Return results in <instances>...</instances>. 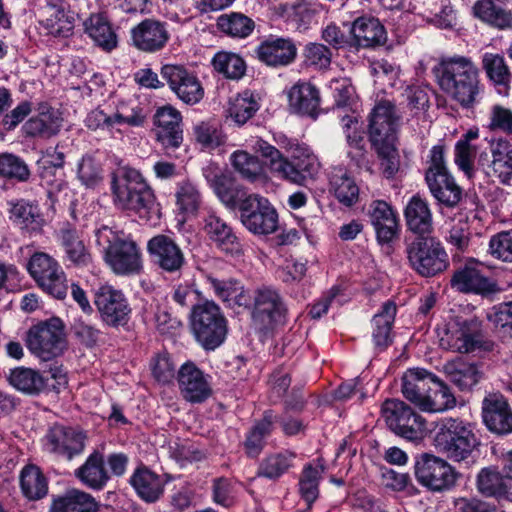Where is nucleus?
<instances>
[{
    "label": "nucleus",
    "instance_id": "f257e3e1",
    "mask_svg": "<svg viewBox=\"0 0 512 512\" xmlns=\"http://www.w3.org/2000/svg\"><path fill=\"white\" fill-rule=\"evenodd\" d=\"M111 190L118 208L132 211L146 222L156 223L160 219V206L153 190L138 170L118 167L111 174Z\"/></svg>",
    "mask_w": 512,
    "mask_h": 512
},
{
    "label": "nucleus",
    "instance_id": "f03ea898",
    "mask_svg": "<svg viewBox=\"0 0 512 512\" xmlns=\"http://www.w3.org/2000/svg\"><path fill=\"white\" fill-rule=\"evenodd\" d=\"M440 88L461 107L469 109L479 102V70L468 57H443L432 69Z\"/></svg>",
    "mask_w": 512,
    "mask_h": 512
},
{
    "label": "nucleus",
    "instance_id": "7ed1b4c3",
    "mask_svg": "<svg viewBox=\"0 0 512 512\" xmlns=\"http://www.w3.org/2000/svg\"><path fill=\"white\" fill-rule=\"evenodd\" d=\"M96 243L102 247L105 261L118 275L137 274L142 269L141 251L137 243L124 232L107 226L96 231Z\"/></svg>",
    "mask_w": 512,
    "mask_h": 512
},
{
    "label": "nucleus",
    "instance_id": "20e7f679",
    "mask_svg": "<svg viewBox=\"0 0 512 512\" xmlns=\"http://www.w3.org/2000/svg\"><path fill=\"white\" fill-rule=\"evenodd\" d=\"M478 444L470 426L459 418H444L435 426L433 445L452 461L468 459Z\"/></svg>",
    "mask_w": 512,
    "mask_h": 512
},
{
    "label": "nucleus",
    "instance_id": "39448f33",
    "mask_svg": "<svg viewBox=\"0 0 512 512\" xmlns=\"http://www.w3.org/2000/svg\"><path fill=\"white\" fill-rule=\"evenodd\" d=\"M440 346L453 352L468 354L475 351L492 352L495 342L488 339L477 319L450 320L439 333Z\"/></svg>",
    "mask_w": 512,
    "mask_h": 512
},
{
    "label": "nucleus",
    "instance_id": "423d86ee",
    "mask_svg": "<svg viewBox=\"0 0 512 512\" xmlns=\"http://www.w3.org/2000/svg\"><path fill=\"white\" fill-rule=\"evenodd\" d=\"M189 319L191 333L204 350L213 351L224 343L228 333L227 320L214 302L194 305Z\"/></svg>",
    "mask_w": 512,
    "mask_h": 512
},
{
    "label": "nucleus",
    "instance_id": "0eeeda50",
    "mask_svg": "<svg viewBox=\"0 0 512 512\" xmlns=\"http://www.w3.org/2000/svg\"><path fill=\"white\" fill-rule=\"evenodd\" d=\"M409 266L421 277H435L449 267L448 254L436 237L418 236L406 244Z\"/></svg>",
    "mask_w": 512,
    "mask_h": 512
},
{
    "label": "nucleus",
    "instance_id": "6e6552de",
    "mask_svg": "<svg viewBox=\"0 0 512 512\" xmlns=\"http://www.w3.org/2000/svg\"><path fill=\"white\" fill-rule=\"evenodd\" d=\"M287 308L279 292L263 286L253 294L251 320L260 333H268L286 321Z\"/></svg>",
    "mask_w": 512,
    "mask_h": 512
},
{
    "label": "nucleus",
    "instance_id": "1a4fd4ad",
    "mask_svg": "<svg viewBox=\"0 0 512 512\" xmlns=\"http://www.w3.org/2000/svg\"><path fill=\"white\" fill-rule=\"evenodd\" d=\"M28 350L43 361L60 356L65 347L64 325L59 318H52L32 326L26 335Z\"/></svg>",
    "mask_w": 512,
    "mask_h": 512
},
{
    "label": "nucleus",
    "instance_id": "9d476101",
    "mask_svg": "<svg viewBox=\"0 0 512 512\" xmlns=\"http://www.w3.org/2000/svg\"><path fill=\"white\" fill-rule=\"evenodd\" d=\"M30 276L48 295L64 299L68 292L66 275L59 263L44 252H36L27 264Z\"/></svg>",
    "mask_w": 512,
    "mask_h": 512
},
{
    "label": "nucleus",
    "instance_id": "9b49d317",
    "mask_svg": "<svg viewBox=\"0 0 512 512\" xmlns=\"http://www.w3.org/2000/svg\"><path fill=\"white\" fill-rule=\"evenodd\" d=\"M414 475L421 486L432 492L447 491L457 480L455 469L447 461L429 453L416 457Z\"/></svg>",
    "mask_w": 512,
    "mask_h": 512
},
{
    "label": "nucleus",
    "instance_id": "f8f14e48",
    "mask_svg": "<svg viewBox=\"0 0 512 512\" xmlns=\"http://www.w3.org/2000/svg\"><path fill=\"white\" fill-rule=\"evenodd\" d=\"M381 411L387 427L397 436L409 441H416L422 438L424 421L404 401L387 399L382 404Z\"/></svg>",
    "mask_w": 512,
    "mask_h": 512
},
{
    "label": "nucleus",
    "instance_id": "ddd939ff",
    "mask_svg": "<svg viewBox=\"0 0 512 512\" xmlns=\"http://www.w3.org/2000/svg\"><path fill=\"white\" fill-rule=\"evenodd\" d=\"M401 120L396 105L389 100L378 102L369 116V140L374 148L394 146Z\"/></svg>",
    "mask_w": 512,
    "mask_h": 512
},
{
    "label": "nucleus",
    "instance_id": "4468645a",
    "mask_svg": "<svg viewBox=\"0 0 512 512\" xmlns=\"http://www.w3.org/2000/svg\"><path fill=\"white\" fill-rule=\"evenodd\" d=\"M319 163L308 149L296 147L291 157H282L270 168L279 179L297 185H304L318 173Z\"/></svg>",
    "mask_w": 512,
    "mask_h": 512
},
{
    "label": "nucleus",
    "instance_id": "2eb2a0df",
    "mask_svg": "<svg viewBox=\"0 0 512 512\" xmlns=\"http://www.w3.org/2000/svg\"><path fill=\"white\" fill-rule=\"evenodd\" d=\"M240 220L245 228L257 235H267L276 231L278 214L268 199L253 194L244 202Z\"/></svg>",
    "mask_w": 512,
    "mask_h": 512
},
{
    "label": "nucleus",
    "instance_id": "dca6fc26",
    "mask_svg": "<svg viewBox=\"0 0 512 512\" xmlns=\"http://www.w3.org/2000/svg\"><path fill=\"white\" fill-rule=\"evenodd\" d=\"M95 305L102 321L111 327L125 326L131 308L124 294L111 286H102L95 294Z\"/></svg>",
    "mask_w": 512,
    "mask_h": 512
},
{
    "label": "nucleus",
    "instance_id": "f3484780",
    "mask_svg": "<svg viewBox=\"0 0 512 512\" xmlns=\"http://www.w3.org/2000/svg\"><path fill=\"white\" fill-rule=\"evenodd\" d=\"M482 420L486 428L498 436L512 434V407L499 392H490L482 400Z\"/></svg>",
    "mask_w": 512,
    "mask_h": 512
},
{
    "label": "nucleus",
    "instance_id": "a211bd4d",
    "mask_svg": "<svg viewBox=\"0 0 512 512\" xmlns=\"http://www.w3.org/2000/svg\"><path fill=\"white\" fill-rule=\"evenodd\" d=\"M161 76L177 97L186 104H196L204 96V90L198 78L183 66L164 65L161 68Z\"/></svg>",
    "mask_w": 512,
    "mask_h": 512
},
{
    "label": "nucleus",
    "instance_id": "6ab92c4d",
    "mask_svg": "<svg viewBox=\"0 0 512 512\" xmlns=\"http://www.w3.org/2000/svg\"><path fill=\"white\" fill-rule=\"evenodd\" d=\"M45 438L46 447L50 452L71 460L84 451L87 435L78 428L56 425L49 430Z\"/></svg>",
    "mask_w": 512,
    "mask_h": 512
},
{
    "label": "nucleus",
    "instance_id": "aec40b11",
    "mask_svg": "<svg viewBox=\"0 0 512 512\" xmlns=\"http://www.w3.org/2000/svg\"><path fill=\"white\" fill-rule=\"evenodd\" d=\"M260 62L272 68L292 64L297 56V47L290 38L269 36L261 41L255 50Z\"/></svg>",
    "mask_w": 512,
    "mask_h": 512
},
{
    "label": "nucleus",
    "instance_id": "412c9836",
    "mask_svg": "<svg viewBox=\"0 0 512 512\" xmlns=\"http://www.w3.org/2000/svg\"><path fill=\"white\" fill-rule=\"evenodd\" d=\"M147 250L153 263L165 272H178L185 264L183 251L167 235L159 234L152 237L148 241Z\"/></svg>",
    "mask_w": 512,
    "mask_h": 512
},
{
    "label": "nucleus",
    "instance_id": "4be33fe9",
    "mask_svg": "<svg viewBox=\"0 0 512 512\" xmlns=\"http://www.w3.org/2000/svg\"><path fill=\"white\" fill-rule=\"evenodd\" d=\"M169 38L167 24L155 19H145L131 30L133 45L143 52L160 51Z\"/></svg>",
    "mask_w": 512,
    "mask_h": 512
},
{
    "label": "nucleus",
    "instance_id": "5701e85b",
    "mask_svg": "<svg viewBox=\"0 0 512 512\" xmlns=\"http://www.w3.org/2000/svg\"><path fill=\"white\" fill-rule=\"evenodd\" d=\"M181 121L180 112L172 106H163L157 109L154 115L155 135L157 141L165 149H175L181 145L183 141Z\"/></svg>",
    "mask_w": 512,
    "mask_h": 512
},
{
    "label": "nucleus",
    "instance_id": "b1692460",
    "mask_svg": "<svg viewBox=\"0 0 512 512\" xmlns=\"http://www.w3.org/2000/svg\"><path fill=\"white\" fill-rule=\"evenodd\" d=\"M451 287L465 294H478L483 297L499 291L497 284L472 265L457 269L450 280Z\"/></svg>",
    "mask_w": 512,
    "mask_h": 512
},
{
    "label": "nucleus",
    "instance_id": "393cba45",
    "mask_svg": "<svg viewBox=\"0 0 512 512\" xmlns=\"http://www.w3.org/2000/svg\"><path fill=\"white\" fill-rule=\"evenodd\" d=\"M203 229L208 238L221 251L231 255H240L242 253L240 239L232 227L215 212H209L206 215Z\"/></svg>",
    "mask_w": 512,
    "mask_h": 512
},
{
    "label": "nucleus",
    "instance_id": "a878e982",
    "mask_svg": "<svg viewBox=\"0 0 512 512\" xmlns=\"http://www.w3.org/2000/svg\"><path fill=\"white\" fill-rule=\"evenodd\" d=\"M436 376L423 368L407 370L402 377L403 396L423 411Z\"/></svg>",
    "mask_w": 512,
    "mask_h": 512
},
{
    "label": "nucleus",
    "instance_id": "bb28decb",
    "mask_svg": "<svg viewBox=\"0 0 512 512\" xmlns=\"http://www.w3.org/2000/svg\"><path fill=\"white\" fill-rule=\"evenodd\" d=\"M178 383L182 396L192 403L205 401L211 388L204 374L193 363H185L178 371Z\"/></svg>",
    "mask_w": 512,
    "mask_h": 512
},
{
    "label": "nucleus",
    "instance_id": "cd10ccee",
    "mask_svg": "<svg viewBox=\"0 0 512 512\" xmlns=\"http://www.w3.org/2000/svg\"><path fill=\"white\" fill-rule=\"evenodd\" d=\"M369 217L380 243H390L398 235L399 224L392 207L383 200L370 204Z\"/></svg>",
    "mask_w": 512,
    "mask_h": 512
},
{
    "label": "nucleus",
    "instance_id": "c85d7f7f",
    "mask_svg": "<svg viewBox=\"0 0 512 512\" xmlns=\"http://www.w3.org/2000/svg\"><path fill=\"white\" fill-rule=\"evenodd\" d=\"M44 9L45 19L42 20L47 33L55 37H67L71 34L75 14L69 10L63 1L48 2Z\"/></svg>",
    "mask_w": 512,
    "mask_h": 512
},
{
    "label": "nucleus",
    "instance_id": "c756f323",
    "mask_svg": "<svg viewBox=\"0 0 512 512\" xmlns=\"http://www.w3.org/2000/svg\"><path fill=\"white\" fill-rule=\"evenodd\" d=\"M505 3L497 0H477L472 6V14L492 28L512 29V11L504 6Z\"/></svg>",
    "mask_w": 512,
    "mask_h": 512
},
{
    "label": "nucleus",
    "instance_id": "7c9ffc66",
    "mask_svg": "<svg viewBox=\"0 0 512 512\" xmlns=\"http://www.w3.org/2000/svg\"><path fill=\"white\" fill-rule=\"evenodd\" d=\"M411 6L414 13L437 28L447 29L455 24V13L450 4H444L442 0H412Z\"/></svg>",
    "mask_w": 512,
    "mask_h": 512
},
{
    "label": "nucleus",
    "instance_id": "2f4dec72",
    "mask_svg": "<svg viewBox=\"0 0 512 512\" xmlns=\"http://www.w3.org/2000/svg\"><path fill=\"white\" fill-rule=\"evenodd\" d=\"M404 218L409 231L418 236L430 234L433 230L432 212L426 199L412 196L404 209Z\"/></svg>",
    "mask_w": 512,
    "mask_h": 512
},
{
    "label": "nucleus",
    "instance_id": "473e14b6",
    "mask_svg": "<svg viewBox=\"0 0 512 512\" xmlns=\"http://www.w3.org/2000/svg\"><path fill=\"white\" fill-rule=\"evenodd\" d=\"M290 109L297 114L312 118L317 116L320 96L317 88L308 82H297L288 91Z\"/></svg>",
    "mask_w": 512,
    "mask_h": 512
},
{
    "label": "nucleus",
    "instance_id": "72a5a7b5",
    "mask_svg": "<svg viewBox=\"0 0 512 512\" xmlns=\"http://www.w3.org/2000/svg\"><path fill=\"white\" fill-rule=\"evenodd\" d=\"M351 33L357 46L372 48L383 45L386 31L380 21L372 16H362L354 20Z\"/></svg>",
    "mask_w": 512,
    "mask_h": 512
},
{
    "label": "nucleus",
    "instance_id": "f704fd0d",
    "mask_svg": "<svg viewBox=\"0 0 512 512\" xmlns=\"http://www.w3.org/2000/svg\"><path fill=\"white\" fill-rule=\"evenodd\" d=\"M443 372L447 379L461 391H471L482 378V372L476 363L467 362L461 358L445 363Z\"/></svg>",
    "mask_w": 512,
    "mask_h": 512
},
{
    "label": "nucleus",
    "instance_id": "c9c22d12",
    "mask_svg": "<svg viewBox=\"0 0 512 512\" xmlns=\"http://www.w3.org/2000/svg\"><path fill=\"white\" fill-rule=\"evenodd\" d=\"M62 125L63 118L58 110L42 106L39 113L25 123L24 130L29 136L47 139L57 135Z\"/></svg>",
    "mask_w": 512,
    "mask_h": 512
},
{
    "label": "nucleus",
    "instance_id": "e433bc0d",
    "mask_svg": "<svg viewBox=\"0 0 512 512\" xmlns=\"http://www.w3.org/2000/svg\"><path fill=\"white\" fill-rule=\"evenodd\" d=\"M104 464V455L100 451L94 450L86 461L75 470V475L87 487L101 490L110 479Z\"/></svg>",
    "mask_w": 512,
    "mask_h": 512
},
{
    "label": "nucleus",
    "instance_id": "4c0bfd02",
    "mask_svg": "<svg viewBox=\"0 0 512 512\" xmlns=\"http://www.w3.org/2000/svg\"><path fill=\"white\" fill-rule=\"evenodd\" d=\"M433 197L440 205L448 208L456 207L463 198V190L456 183L454 177L449 173L431 176L426 181Z\"/></svg>",
    "mask_w": 512,
    "mask_h": 512
},
{
    "label": "nucleus",
    "instance_id": "58836bf2",
    "mask_svg": "<svg viewBox=\"0 0 512 512\" xmlns=\"http://www.w3.org/2000/svg\"><path fill=\"white\" fill-rule=\"evenodd\" d=\"M490 152L492 160L488 167L491 173L488 174L509 185L512 180V145L507 140L498 139L491 143Z\"/></svg>",
    "mask_w": 512,
    "mask_h": 512
},
{
    "label": "nucleus",
    "instance_id": "ea45409f",
    "mask_svg": "<svg viewBox=\"0 0 512 512\" xmlns=\"http://www.w3.org/2000/svg\"><path fill=\"white\" fill-rule=\"evenodd\" d=\"M95 498L81 490L71 489L53 499L50 512H97Z\"/></svg>",
    "mask_w": 512,
    "mask_h": 512
},
{
    "label": "nucleus",
    "instance_id": "a19ab883",
    "mask_svg": "<svg viewBox=\"0 0 512 512\" xmlns=\"http://www.w3.org/2000/svg\"><path fill=\"white\" fill-rule=\"evenodd\" d=\"M395 315L396 305L387 301L382 305L381 311L372 318V339L379 351L385 350L392 344L391 330Z\"/></svg>",
    "mask_w": 512,
    "mask_h": 512
},
{
    "label": "nucleus",
    "instance_id": "79ce46f5",
    "mask_svg": "<svg viewBox=\"0 0 512 512\" xmlns=\"http://www.w3.org/2000/svg\"><path fill=\"white\" fill-rule=\"evenodd\" d=\"M130 483L138 496L148 503L156 502L164 492L163 480L147 468L136 470Z\"/></svg>",
    "mask_w": 512,
    "mask_h": 512
},
{
    "label": "nucleus",
    "instance_id": "37998d69",
    "mask_svg": "<svg viewBox=\"0 0 512 512\" xmlns=\"http://www.w3.org/2000/svg\"><path fill=\"white\" fill-rule=\"evenodd\" d=\"M330 190L345 206H352L359 196V188L348 171L342 167H335L330 175Z\"/></svg>",
    "mask_w": 512,
    "mask_h": 512
},
{
    "label": "nucleus",
    "instance_id": "c03bdc74",
    "mask_svg": "<svg viewBox=\"0 0 512 512\" xmlns=\"http://www.w3.org/2000/svg\"><path fill=\"white\" fill-rule=\"evenodd\" d=\"M214 192L226 207L238 208L239 211L243 209L244 202L253 197V194L248 193L244 187L236 183L229 175L217 181Z\"/></svg>",
    "mask_w": 512,
    "mask_h": 512
},
{
    "label": "nucleus",
    "instance_id": "a18cd8bd",
    "mask_svg": "<svg viewBox=\"0 0 512 512\" xmlns=\"http://www.w3.org/2000/svg\"><path fill=\"white\" fill-rule=\"evenodd\" d=\"M85 30L104 50L111 51L117 46V36L104 16L100 14L90 16L85 22Z\"/></svg>",
    "mask_w": 512,
    "mask_h": 512
},
{
    "label": "nucleus",
    "instance_id": "49530a36",
    "mask_svg": "<svg viewBox=\"0 0 512 512\" xmlns=\"http://www.w3.org/2000/svg\"><path fill=\"white\" fill-rule=\"evenodd\" d=\"M60 240L66 259L73 265L83 267L91 263V255L75 229H62Z\"/></svg>",
    "mask_w": 512,
    "mask_h": 512
},
{
    "label": "nucleus",
    "instance_id": "de8ad7c7",
    "mask_svg": "<svg viewBox=\"0 0 512 512\" xmlns=\"http://www.w3.org/2000/svg\"><path fill=\"white\" fill-rule=\"evenodd\" d=\"M275 421L276 416L271 411H267L263 418L251 428L244 442L249 457H257L261 453L265 438L272 432Z\"/></svg>",
    "mask_w": 512,
    "mask_h": 512
},
{
    "label": "nucleus",
    "instance_id": "09e8293b",
    "mask_svg": "<svg viewBox=\"0 0 512 512\" xmlns=\"http://www.w3.org/2000/svg\"><path fill=\"white\" fill-rule=\"evenodd\" d=\"M23 495L29 500L42 499L48 493V482L41 470L33 465L26 466L20 476Z\"/></svg>",
    "mask_w": 512,
    "mask_h": 512
},
{
    "label": "nucleus",
    "instance_id": "8fccbe9b",
    "mask_svg": "<svg viewBox=\"0 0 512 512\" xmlns=\"http://www.w3.org/2000/svg\"><path fill=\"white\" fill-rule=\"evenodd\" d=\"M11 219L30 233H40L42 230L44 219L39 212L37 206L29 204L25 201H19L11 208Z\"/></svg>",
    "mask_w": 512,
    "mask_h": 512
},
{
    "label": "nucleus",
    "instance_id": "3c124183",
    "mask_svg": "<svg viewBox=\"0 0 512 512\" xmlns=\"http://www.w3.org/2000/svg\"><path fill=\"white\" fill-rule=\"evenodd\" d=\"M424 403L425 412H444L456 406V398L449 386L436 376L429 397Z\"/></svg>",
    "mask_w": 512,
    "mask_h": 512
},
{
    "label": "nucleus",
    "instance_id": "603ef678",
    "mask_svg": "<svg viewBox=\"0 0 512 512\" xmlns=\"http://www.w3.org/2000/svg\"><path fill=\"white\" fill-rule=\"evenodd\" d=\"M9 380L16 389L27 394L39 393L48 385L47 377H43L37 371L25 367L12 370Z\"/></svg>",
    "mask_w": 512,
    "mask_h": 512
},
{
    "label": "nucleus",
    "instance_id": "864d4df0",
    "mask_svg": "<svg viewBox=\"0 0 512 512\" xmlns=\"http://www.w3.org/2000/svg\"><path fill=\"white\" fill-rule=\"evenodd\" d=\"M196 142L202 150L212 151L225 145L227 137L216 122L203 121L194 127Z\"/></svg>",
    "mask_w": 512,
    "mask_h": 512
},
{
    "label": "nucleus",
    "instance_id": "5fc2aeb1",
    "mask_svg": "<svg viewBox=\"0 0 512 512\" xmlns=\"http://www.w3.org/2000/svg\"><path fill=\"white\" fill-rule=\"evenodd\" d=\"M295 454L289 451L267 456L259 465L257 475L270 480H276L292 466Z\"/></svg>",
    "mask_w": 512,
    "mask_h": 512
},
{
    "label": "nucleus",
    "instance_id": "6e6d98bb",
    "mask_svg": "<svg viewBox=\"0 0 512 512\" xmlns=\"http://www.w3.org/2000/svg\"><path fill=\"white\" fill-rule=\"evenodd\" d=\"M217 25L224 33L239 38L247 37L254 29L253 20L241 13L221 15Z\"/></svg>",
    "mask_w": 512,
    "mask_h": 512
},
{
    "label": "nucleus",
    "instance_id": "4d7b16f0",
    "mask_svg": "<svg viewBox=\"0 0 512 512\" xmlns=\"http://www.w3.org/2000/svg\"><path fill=\"white\" fill-rule=\"evenodd\" d=\"M259 110V104L252 93L246 91L237 95L228 108L229 116L239 126L244 125Z\"/></svg>",
    "mask_w": 512,
    "mask_h": 512
},
{
    "label": "nucleus",
    "instance_id": "13d9d810",
    "mask_svg": "<svg viewBox=\"0 0 512 512\" xmlns=\"http://www.w3.org/2000/svg\"><path fill=\"white\" fill-rule=\"evenodd\" d=\"M212 64L217 72L229 79H240L246 71L244 60L234 53L219 52L214 56Z\"/></svg>",
    "mask_w": 512,
    "mask_h": 512
},
{
    "label": "nucleus",
    "instance_id": "bf43d9fd",
    "mask_svg": "<svg viewBox=\"0 0 512 512\" xmlns=\"http://www.w3.org/2000/svg\"><path fill=\"white\" fill-rule=\"evenodd\" d=\"M323 472L324 467L322 465L319 468L307 465L302 471L299 480V492L301 497L307 502L308 508L318 498V485Z\"/></svg>",
    "mask_w": 512,
    "mask_h": 512
},
{
    "label": "nucleus",
    "instance_id": "052dcab7",
    "mask_svg": "<svg viewBox=\"0 0 512 512\" xmlns=\"http://www.w3.org/2000/svg\"><path fill=\"white\" fill-rule=\"evenodd\" d=\"M505 475L495 469L483 468L477 476V488L486 497L501 499Z\"/></svg>",
    "mask_w": 512,
    "mask_h": 512
},
{
    "label": "nucleus",
    "instance_id": "680f3d73",
    "mask_svg": "<svg viewBox=\"0 0 512 512\" xmlns=\"http://www.w3.org/2000/svg\"><path fill=\"white\" fill-rule=\"evenodd\" d=\"M175 197L177 208L183 214L193 215L200 207L201 194L189 181L178 184Z\"/></svg>",
    "mask_w": 512,
    "mask_h": 512
},
{
    "label": "nucleus",
    "instance_id": "e2e57ef3",
    "mask_svg": "<svg viewBox=\"0 0 512 512\" xmlns=\"http://www.w3.org/2000/svg\"><path fill=\"white\" fill-rule=\"evenodd\" d=\"M0 175L25 182L30 177V170L23 159L11 153L0 154Z\"/></svg>",
    "mask_w": 512,
    "mask_h": 512
},
{
    "label": "nucleus",
    "instance_id": "0e129e2a",
    "mask_svg": "<svg viewBox=\"0 0 512 512\" xmlns=\"http://www.w3.org/2000/svg\"><path fill=\"white\" fill-rule=\"evenodd\" d=\"M483 67L487 76L498 85H507L511 80V73L504 60L499 54L486 53L483 56Z\"/></svg>",
    "mask_w": 512,
    "mask_h": 512
},
{
    "label": "nucleus",
    "instance_id": "69168bd1",
    "mask_svg": "<svg viewBox=\"0 0 512 512\" xmlns=\"http://www.w3.org/2000/svg\"><path fill=\"white\" fill-rule=\"evenodd\" d=\"M488 253L496 260L512 263V229L491 236Z\"/></svg>",
    "mask_w": 512,
    "mask_h": 512
},
{
    "label": "nucleus",
    "instance_id": "338daca9",
    "mask_svg": "<svg viewBox=\"0 0 512 512\" xmlns=\"http://www.w3.org/2000/svg\"><path fill=\"white\" fill-rule=\"evenodd\" d=\"M232 165L243 178L250 181L256 180L262 173V165L259 160L245 151L233 153Z\"/></svg>",
    "mask_w": 512,
    "mask_h": 512
},
{
    "label": "nucleus",
    "instance_id": "774afa93",
    "mask_svg": "<svg viewBox=\"0 0 512 512\" xmlns=\"http://www.w3.org/2000/svg\"><path fill=\"white\" fill-rule=\"evenodd\" d=\"M103 170L93 157L83 156L78 164L77 175L83 185L88 188L97 186L103 179Z\"/></svg>",
    "mask_w": 512,
    "mask_h": 512
}]
</instances>
